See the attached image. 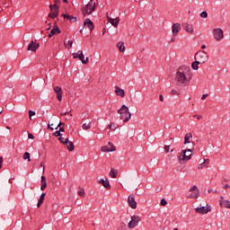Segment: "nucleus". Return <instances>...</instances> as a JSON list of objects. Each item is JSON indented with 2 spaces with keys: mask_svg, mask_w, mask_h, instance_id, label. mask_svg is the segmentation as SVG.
Segmentation results:
<instances>
[{
  "mask_svg": "<svg viewBox=\"0 0 230 230\" xmlns=\"http://www.w3.org/2000/svg\"><path fill=\"white\" fill-rule=\"evenodd\" d=\"M188 73V67L186 66H180L177 69L174 80L178 86L181 85H188L190 84V79L186 76V74Z\"/></svg>",
  "mask_w": 230,
  "mask_h": 230,
  "instance_id": "obj_1",
  "label": "nucleus"
},
{
  "mask_svg": "<svg viewBox=\"0 0 230 230\" xmlns=\"http://www.w3.org/2000/svg\"><path fill=\"white\" fill-rule=\"evenodd\" d=\"M118 114H120V119L123 120L124 123H127L128 119L131 118L130 111H128V107L123 104L119 110H118Z\"/></svg>",
  "mask_w": 230,
  "mask_h": 230,
  "instance_id": "obj_2",
  "label": "nucleus"
},
{
  "mask_svg": "<svg viewBox=\"0 0 230 230\" xmlns=\"http://www.w3.org/2000/svg\"><path fill=\"white\" fill-rule=\"evenodd\" d=\"M195 60L199 61L200 64H206L208 60H209V55H208L207 51L204 50H199L195 56H194Z\"/></svg>",
  "mask_w": 230,
  "mask_h": 230,
  "instance_id": "obj_3",
  "label": "nucleus"
},
{
  "mask_svg": "<svg viewBox=\"0 0 230 230\" xmlns=\"http://www.w3.org/2000/svg\"><path fill=\"white\" fill-rule=\"evenodd\" d=\"M96 8V1L95 0H90V2L85 5L84 9H82L84 15H89L94 12Z\"/></svg>",
  "mask_w": 230,
  "mask_h": 230,
  "instance_id": "obj_4",
  "label": "nucleus"
},
{
  "mask_svg": "<svg viewBox=\"0 0 230 230\" xmlns=\"http://www.w3.org/2000/svg\"><path fill=\"white\" fill-rule=\"evenodd\" d=\"M212 35L216 42H220L221 40H224V30H222L221 28L213 29Z\"/></svg>",
  "mask_w": 230,
  "mask_h": 230,
  "instance_id": "obj_5",
  "label": "nucleus"
},
{
  "mask_svg": "<svg viewBox=\"0 0 230 230\" xmlns=\"http://www.w3.org/2000/svg\"><path fill=\"white\" fill-rule=\"evenodd\" d=\"M139 222H141V217H139L138 216H132L131 220L128 224V227L129 229H134V227H136L137 224H139Z\"/></svg>",
  "mask_w": 230,
  "mask_h": 230,
  "instance_id": "obj_6",
  "label": "nucleus"
},
{
  "mask_svg": "<svg viewBox=\"0 0 230 230\" xmlns=\"http://www.w3.org/2000/svg\"><path fill=\"white\" fill-rule=\"evenodd\" d=\"M190 194L188 196V199H199V195H200V190L194 185L192 188L189 190Z\"/></svg>",
  "mask_w": 230,
  "mask_h": 230,
  "instance_id": "obj_7",
  "label": "nucleus"
},
{
  "mask_svg": "<svg viewBox=\"0 0 230 230\" xmlns=\"http://www.w3.org/2000/svg\"><path fill=\"white\" fill-rule=\"evenodd\" d=\"M49 10L51 12V13L49 14V17H50V19H55V17L58 16V5L57 4H50Z\"/></svg>",
  "mask_w": 230,
  "mask_h": 230,
  "instance_id": "obj_8",
  "label": "nucleus"
},
{
  "mask_svg": "<svg viewBox=\"0 0 230 230\" xmlns=\"http://www.w3.org/2000/svg\"><path fill=\"white\" fill-rule=\"evenodd\" d=\"M195 211L199 215H208V213L211 211V207L209 205H207L206 207L197 208H195Z\"/></svg>",
  "mask_w": 230,
  "mask_h": 230,
  "instance_id": "obj_9",
  "label": "nucleus"
},
{
  "mask_svg": "<svg viewBox=\"0 0 230 230\" xmlns=\"http://www.w3.org/2000/svg\"><path fill=\"white\" fill-rule=\"evenodd\" d=\"M39 48H40V44L31 40L28 45L27 51H32L33 53H35L37 49H39Z\"/></svg>",
  "mask_w": 230,
  "mask_h": 230,
  "instance_id": "obj_10",
  "label": "nucleus"
},
{
  "mask_svg": "<svg viewBox=\"0 0 230 230\" xmlns=\"http://www.w3.org/2000/svg\"><path fill=\"white\" fill-rule=\"evenodd\" d=\"M102 152H116V146L112 143L109 142L107 146L101 147Z\"/></svg>",
  "mask_w": 230,
  "mask_h": 230,
  "instance_id": "obj_11",
  "label": "nucleus"
},
{
  "mask_svg": "<svg viewBox=\"0 0 230 230\" xmlns=\"http://www.w3.org/2000/svg\"><path fill=\"white\" fill-rule=\"evenodd\" d=\"M128 204L129 207H131L132 209H136V208H137V202H136V199L134 198V195L128 196Z\"/></svg>",
  "mask_w": 230,
  "mask_h": 230,
  "instance_id": "obj_12",
  "label": "nucleus"
},
{
  "mask_svg": "<svg viewBox=\"0 0 230 230\" xmlns=\"http://www.w3.org/2000/svg\"><path fill=\"white\" fill-rule=\"evenodd\" d=\"M84 28H88L90 31H93L94 30V23H93V21L91 19H86L84 22Z\"/></svg>",
  "mask_w": 230,
  "mask_h": 230,
  "instance_id": "obj_13",
  "label": "nucleus"
},
{
  "mask_svg": "<svg viewBox=\"0 0 230 230\" xmlns=\"http://www.w3.org/2000/svg\"><path fill=\"white\" fill-rule=\"evenodd\" d=\"M54 93H57V98L58 102H62V88L59 86H55Z\"/></svg>",
  "mask_w": 230,
  "mask_h": 230,
  "instance_id": "obj_14",
  "label": "nucleus"
},
{
  "mask_svg": "<svg viewBox=\"0 0 230 230\" xmlns=\"http://www.w3.org/2000/svg\"><path fill=\"white\" fill-rule=\"evenodd\" d=\"M181 31V24L180 23H173L172 28V32L174 37Z\"/></svg>",
  "mask_w": 230,
  "mask_h": 230,
  "instance_id": "obj_15",
  "label": "nucleus"
},
{
  "mask_svg": "<svg viewBox=\"0 0 230 230\" xmlns=\"http://www.w3.org/2000/svg\"><path fill=\"white\" fill-rule=\"evenodd\" d=\"M184 156L182 159H186V161H190L191 159V155H193V153L191 152V149L183 150Z\"/></svg>",
  "mask_w": 230,
  "mask_h": 230,
  "instance_id": "obj_16",
  "label": "nucleus"
},
{
  "mask_svg": "<svg viewBox=\"0 0 230 230\" xmlns=\"http://www.w3.org/2000/svg\"><path fill=\"white\" fill-rule=\"evenodd\" d=\"M115 93L117 94V96L125 98V90L119 88V86H115Z\"/></svg>",
  "mask_w": 230,
  "mask_h": 230,
  "instance_id": "obj_17",
  "label": "nucleus"
},
{
  "mask_svg": "<svg viewBox=\"0 0 230 230\" xmlns=\"http://www.w3.org/2000/svg\"><path fill=\"white\" fill-rule=\"evenodd\" d=\"M99 184H102V186H104L106 188V190H111V183H109V180L106 179H101L98 181Z\"/></svg>",
  "mask_w": 230,
  "mask_h": 230,
  "instance_id": "obj_18",
  "label": "nucleus"
},
{
  "mask_svg": "<svg viewBox=\"0 0 230 230\" xmlns=\"http://www.w3.org/2000/svg\"><path fill=\"white\" fill-rule=\"evenodd\" d=\"M57 33H60V29L58 28V25H55L54 28L50 31L49 38L51 39V37H53V35H57Z\"/></svg>",
  "mask_w": 230,
  "mask_h": 230,
  "instance_id": "obj_19",
  "label": "nucleus"
},
{
  "mask_svg": "<svg viewBox=\"0 0 230 230\" xmlns=\"http://www.w3.org/2000/svg\"><path fill=\"white\" fill-rule=\"evenodd\" d=\"M79 56L78 58L79 60H81V62H83V64H87V62H89V58H86L84 56V52L82 50L78 51Z\"/></svg>",
  "mask_w": 230,
  "mask_h": 230,
  "instance_id": "obj_20",
  "label": "nucleus"
},
{
  "mask_svg": "<svg viewBox=\"0 0 230 230\" xmlns=\"http://www.w3.org/2000/svg\"><path fill=\"white\" fill-rule=\"evenodd\" d=\"M109 22L114 26L115 28H118V24H119V18L117 17L115 19L108 18Z\"/></svg>",
  "mask_w": 230,
  "mask_h": 230,
  "instance_id": "obj_21",
  "label": "nucleus"
},
{
  "mask_svg": "<svg viewBox=\"0 0 230 230\" xmlns=\"http://www.w3.org/2000/svg\"><path fill=\"white\" fill-rule=\"evenodd\" d=\"M69 152H73L75 150V144L72 141H69V138H66V143L65 144Z\"/></svg>",
  "mask_w": 230,
  "mask_h": 230,
  "instance_id": "obj_22",
  "label": "nucleus"
},
{
  "mask_svg": "<svg viewBox=\"0 0 230 230\" xmlns=\"http://www.w3.org/2000/svg\"><path fill=\"white\" fill-rule=\"evenodd\" d=\"M219 205L221 208H226V209H230V201L229 200H219Z\"/></svg>",
  "mask_w": 230,
  "mask_h": 230,
  "instance_id": "obj_23",
  "label": "nucleus"
},
{
  "mask_svg": "<svg viewBox=\"0 0 230 230\" xmlns=\"http://www.w3.org/2000/svg\"><path fill=\"white\" fill-rule=\"evenodd\" d=\"M200 164L199 165L198 169L202 170V168H208V165L209 164V159L204 160L203 162H200Z\"/></svg>",
  "mask_w": 230,
  "mask_h": 230,
  "instance_id": "obj_24",
  "label": "nucleus"
},
{
  "mask_svg": "<svg viewBox=\"0 0 230 230\" xmlns=\"http://www.w3.org/2000/svg\"><path fill=\"white\" fill-rule=\"evenodd\" d=\"M62 17H64V19H68V21H70V22H76L77 19L75 16H71L69 14H61Z\"/></svg>",
  "mask_w": 230,
  "mask_h": 230,
  "instance_id": "obj_25",
  "label": "nucleus"
},
{
  "mask_svg": "<svg viewBox=\"0 0 230 230\" xmlns=\"http://www.w3.org/2000/svg\"><path fill=\"white\" fill-rule=\"evenodd\" d=\"M48 186V183L46 182V176H41V186H40V190L42 191H44V190H46Z\"/></svg>",
  "mask_w": 230,
  "mask_h": 230,
  "instance_id": "obj_26",
  "label": "nucleus"
},
{
  "mask_svg": "<svg viewBox=\"0 0 230 230\" xmlns=\"http://www.w3.org/2000/svg\"><path fill=\"white\" fill-rule=\"evenodd\" d=\"M46 197V193H42L38 200L37 208H40L44 202V199Z\"/></svg>",
  "mask_w": 230,
  "mask_h": 230,
  "instance_id": "obj_27",
  "label": "nucleus"
},
{
  "mask_svg": "<svg viewBox=\"0 0 230 230\" xmlns=\"http://www.w3.org/2000/svg\"><path fill=\"white\" fill-rule=\"evenodd\" d=\"M184 30H185V31H187V33H193V25L187 23L184 26Z\"/></svg>",
  "mask_w": 230,
  "mask_h": 230,
  "instance_id": "obj_28",
  "label": "nucleus"
},
{
  "mask_svg": "<svg viewBox=\"0 0 230 230\" xmlns=\"http://www.w3.org/2000/svg\"><path fill=\"white\" fill-rule=\"evenodd\" d=\"M117 48L119 49V51L120 53L125 52V43H124V42H119V43L117 44Z\"/></svg>",
  "mask_w": 230,
  "mask_h": 230,
  "instance_id": "obj_29",
  "label": "nucleus"
},
{
  "mask_svg": "<svg viewBox=\"0 0 230 230\" xmlns=\"http://www.w3.org/2000/svg\"><path fill=\"white\" fill-rule=\"evenodd\" d=\"M191 137H193L191 133L186 134L184 137V145H188V143H190V139H191Z\"/></svg>",
  "mask_w": 230,
  "mask_h": 230,
  "instance_id": "obj_30",
  "label": "nucleus"
},
{
  "mask_svg": "<svg viewBox=\"0 0 230 230\" xmlns=\"http://www.w3.org/2000/svg\"><path fill=\"white\" fill-rule=\"evenodd\" d=\"M110 176L112 179H116L118 177V172L114 168H111L110 172Z\"/></svg>",
  "mask_w": 230,
  "mask_h": 230,
  "instance_id": "obj_31",
  "label": "nucleus"
},
{
  "mask_svg": "<svg viewBox=\"0 0 230 230\" xmlns=\"http://www.w3.org/2000/svg\"><path fill=\"white\" fill-rule=\"evenodd\" d=\"M91 123H93V122L89 121V122L84 123L83 126H82L83 130H89V129H91Z\"/></svg>",
  "mask_w": 230,
  "mask_h": 230,
  "instance_id": "obj_32",
  "label": "nucleus"
},
{
  "mask_svg": "<svg viewBox=\"0 0 230 230\" xmlns=\"http://www.w3.org/2000/svg\"><path fill=\"white\" fill-rule=\"evenodd\" d=\"M199 64H200L199 61L196 60L195 62H192L191 64V67L192 69H194L195 71H197L199 69Z\"/></svg>",
  "mask_w": 230,
  "mask_h": 230,
  "instance_id": "obj_33",
  "label": "nucleus"
},
{
  "mask_svg": "<svg viewBox=\"0 0 230 230\" xmlns=\"http://www.w3.org/2000/svg\"><path fill=\"white\" fill-rule=\"evenodd\" d=\"M64 46L67 48V49H71L73 48V40H68L67 43H64Z\"/></svg>",
  "mask_w": 230,
  "mask_h": 230,
  "instance_id": "obj_34",
  "label": "nucleus"
},
{
  "mask_svg": "<svg viewBox=\"0 0 230 230\" xmlns=\"http://www.w3.org/2000/svg\"><path fill=\"white\" fill-rule=\"evenodd\" d=\"M22 158H23L24 160L27 159L29 163H30V161H31V159L30 158V153H28V152H25V153L23 154Z\"/></svg>",
  "mask_w": 230,
  "mask_h": 230,
  "instance_id": "obj_35",
  "label": "nucleus"
},
{
  "mask_svg": "<svg viewBox=\"0 0 230 230\" xmlns=\"http://www.w3.org/2000/svg\"><path fill=\"white\" fill-rule=\"evenodd\" d=\"M182 157H184V152L183 151H182V153H180L178 155L179 161H186V158H182Z\"/></svg>",
  "mask_w": 230,
  "mask_h": 230,
  "instance_id": "obj_36",
  "label": "nucleus"
},
{
  "mask_svg": "<svg viewBox=\"0 0 230 230\" xmlns=\"http://www.w3.org/2000/svg\"><path fill=\"white\" fill-rule=\"evenodd\" d=\"M58 141H60V143H62V145H66L67 143V138H64L62 137H59Z\"/></svg>",
  "mask_w": 230,
  "mask_h": 230,
  "instance_id": "obj_37",
  "label": "nucleus"
},
{
  "mask_svg": "<svg viewBox=\"0 0 230 230\" xmlns=\"http://www.w3.org/2000/svg\"><path fill=\"white\" fill-rule=\"evenodd\" d=\"M199 16L202 18V19H208V12L206 11H203Z\"/></svg>",
  "mask_w": 230,
  "mask_h": 230,
  "instance_id": "obj_38",
  "label": "nucleus"
},
{
  "mask_svg": "<svg viewBox=\"0 0 230 230\" xmlns=\"http://www.w3.org/2000/svg\"><path fill=\"white\" fill-rule=\"evenodd\" d=\"M77 194L79 195V197H85V190L82 189L77 192Z\"/></svg>",
  "mask_w": 230,
  "mask_h": 230,
  "instance_id": "obj_39",
  "label": "nucleus"
},
{
  "mask_svg": "<svg viewBox=\"0 0 230 230\" xmlns=\"http://www.w3.org/2000/svg\"><path fill=\"white\" fill-rule=\"evenodd\" d=\"M171 94L173 96V95H176V96H179V94H181L179 92H177L176 90H172L171 91Z\"/></svg>",
  "mask_w": 230,
  "mask_h": 230,
  "instance_id": "obj_40",
  "label": "nucleus"
},
{
  "mask_svg": "<svg viewBox=\"0 0 230 230\" xmlns=\"http://www.w3.org/2000/svg\"><path fill=\"white\" fill-rule=\"evenodd\" d=\"M31 116H35V111H29V118H30V119H31Z\"/></svg>",
  "mask_w": 230,
  "mask_h": 230,
  "instance_id": "obj_41",
  "label": "nucleus"
},
{
  "mask_svg": "<svg viewBox=\"0 0 230 230\" xmlns=\"http://www.w3.org/2000/svg\"><path fill=\"white\" fill-rule=\"evenodd\" d=\"M109 128H111V130H116V126L114 123H111V125L109 126Z\"/></svg>",
  "mask_w": 230,
  "mask_h": 230,
  "instance_id": "obj_42",
  "label": "nucleus"
},
{
  "mask_svg": "<svg viewBox=\"0 0 230 230\" xmlns=\"http://www.w3.org/2000/svg\"><path fill=\"white\" fill-rule=\"evenodd\" d=\"M56 137H60L62 134L58 130L53 134Z\"/></svg>",
  "mask_w": 230,
  "mask_h": 230,
  "instance_id": "obj_43",
  "label": "nucleus"
},
{
  "mask_svg": "<svg viewBox=\"0 0 230 230\" xmlns=\"http://www.w3.org/2000/svg\"><path fill=\"white\" fill-rule=\"evenodd\" d=\"M161 206H166V204H168V202L166 201V199H163L162 200H161Z\"/></svg>",
  "mask_w": 230,
  "mask_h": 230,
  "instance_id": "obj_44",
  "label": "nucleus"
},
{
  "mask_svg": "<svg viewBox=\"0 0 230 230\" xmlns=\"http://www.w3.org/2000/svg\"><path fill=\"white\" fill-rule=\"evenodd\" d=\"M80 53H73L72 56H73V58H78Z\"/></svg>",
  "mask_w": 230,
  "mask_h": 230,
  "instance_id": "obj_45",
  "label": "nucleus"
},
{
  "mask_svg": "<svg viewBox=\"0 0 230 230\" xmlns=\"http://www.w3.org/2000/svg\"><path fill=\"white\" fill-rule=\"evenodd\" d=\"M164 150H165L166 154H168V152H170V146H165Z\"/></svg>",
  "mask_w": 230,
  "mask_h": 230,
  "instance_id": "obj_46",
  "label": "nucleus"
},
{
  "mask_svg": "<svg viewBox=\"0 0 230 230\" xmlns=\"http://www.w3.org/2000/svg\"><path fill=\"white\" fill-rule=\"evenodd\" d=\"M28 138H29V139H34L35 137H33V134L29 133V134H28Z\"/></svg>",
  "mask_w": 230,
  "mask_h": 230,
  "instance_id": "obj_47",
  "label": "nucleus"
},
{
  "mask_svg": "<svg viewBox=\"0 0 230 230\" xmlns=\"http://www.w3.org/2000/svg\"><path fill=\"white\" fill-rule=\"evenodd\" d=\"M209 96L208 93H204L202 96H201V100H206V98Z\"/></svg>",
  "mask_w": 230,
  "mask_h": 230,
  "instance_id": "obj_48",
  "label": "nucleus"
},
{
  "mask_svg": "<svg viewBox=\"0 0 230 230\" xmlns=\"http://www.w3.org/2000/svg\"><path fill=\"white\" fill-rule=\"evenodd\" d=\"M193 118H197V119H202V115H194Z\"/></svg>",
  "mask_w": 230,
  "mask_h": 230,
  "instance_id": "obj_49",
  "label": "nucleus"
},
{
  "mask_svg": "<svg viewBox=\"0 0 230 230\" xmlns=\"http://www.w3.org/2000/svg\"><path fill=\"white\" fill-rule=\"evenodd\" d=\"M159 100L160 102H164V97L163 96V94L159 95Z\"/></svg>",
  "mask_w": 230,
  "mask_h": 230,
  "instance_id": "obj_50",
  "label": "nucleus"
},
{
  "mask_svg": "<svg viewBox=\"0 0 230 230\" xmlns=\"http://www.w3.org/2000/svg\"><path fill=\"white\" fill-rule=\"evenodd\" d=\"M3 167V156H0V168Z\"/></svg>",
  "mask_w": 230,
  "mask_h": 230,
  "instance_id": "obj_51",
  "label": "nucleus"
},
{
  "mask_svg": "<svg viewBox=\"0 0 230 230\" xmlns=\"http://www.w3.org/2000/svg\"><path fill=\"white\" fill-rule=\"evenodd\" d=\"M229 188H230V185H229V184H226V185L223 187L224 190H229Z\"/></svg>",
  "mask_w": 230,
  "mask_h": 230,
  "instance_id": "obj_52",
  "label": "nucleus"
},
{
  "mask_svg": "<svg viewBox=\"0 0 230 230\" xmlns=\"http://www.w3.org/2000/svg\"><path fill=\"white\" fill-rule=\"evenodd\" d=\"M71 111H66L65 113H60V116H66V114H70Z\"/></svg>",
  "mask_w": 230,
  "mask_h": 230,
  "instance_id": "obj_53",
  "label": "nucleus"
},
{
  "mask_svg": "<svg viewBox=\"0 0 230 230\" xmlns=\"http://www.w3.org/2000/svg\"><path fill=\"white\" fill-rule=\"evenodd\" d=\"M40 166L43 167L42 173H44V171H45V168H46V167L44 166V163H41V164H40Z\"/></svg>",
  "mask_w": 230,
  "mask_h": 230,
  "instance_id": "obj_54",
  "label": "nucleus"
},
{
  "mask_svg": "<svg viewBox=\"0 0 230 230\" xmlns=\"http://www.w3.org/2000/svg\"><path fill=\"white\" fill-rule=\"evenodd\" d=\"M54 3L58 6V3H60V0H54Z\"/></svg>",
  "mask_w": 230,
  "mask_h": 230,
  "instance_id": "obj_55",
  "label": "nucleus"
},
{
  "mask_svg": "<svg viewBox=\"0 0 230 230\" xmlns=\"http://www.w3.org/2000/svg\"><path fill=\"white\" fill-rule=\"evenodd\" d=\"M62 125H64V123L59 122V124H58V127L56 128V130H57V128H58V127H62Z\"/></svg>",
  "mask_w": 230,
  "mask_h": 230,
  "instance_id": "obj_56",
  "label": "nucleus"
},
{
  "mask_svg": "<svg viewBox=\"0 0 230 230\" xmlns=\"http://www.w3.org/2000/svg\"><path fill=\"white\" fill-rule=\"evenodd\" d=\"M58 131H59V132H64L65 129H64V128H60Z\"/></svg>",
  "mask_w": 230,
  "mask_h": 230,
  "instance_id": "obj_57",
  "label": "nucleus"
},
{
  "mask_svg": "<svg viewBox=\"0 0 230 230\" xmlns=\"http://www.w3.org/2000/svg\"><path fill=\"white\" fill-rule=\"evenodd\" d=\"M212 191H213V189H208V193H212Z\"/></svg>",
  "mask_w": 230,
  "mask_h": 230,
  "instance_id": "obj_58",
  "label": "nucleus"
},
{
  "mask_svg": "<svg viewBox=\"0 0 230 230\" xmlns=\"http://www.w3.org/2000/svg\"><path fill=\"white\" fill-rule=\"evenodd\" d=\"M201 49H206V45H202Z\"/></svg>",
  "mask_w": 230,
  "mask_h": 230,
  "instance_id": "obj_59",
  "label": "nucleus"
},
{
  "mask_svg": "<svg viewBox=\"0 0 230 230\" xmlns=\"http://www.w3.org/2000/svg\"><path fill=\"white\" fill-rule=\"evenodd\" d=\"M219 200H226V199H225L224 197L221 196Z\"/></svg>",
  "mask_w": 230,
  "mask_h": 230,
  "instance_id": "obj_60",
  "label": "nucleus"
},
{
  "mask_svg": "<svg viewBox=\"0 0 230 230\" xmlns=\"http://www.w3.org/2000/svg\"><path fill=\"white\" fill-rule=\"evenodd\" d=\"M48 128H50V130H53V128H51L49 125H48Z\"/></svg>",
  "mask_w": 230,
  "mask_h": 230,
  "instance_id": "obj_61",
  "label": "nucleus"
},
{
  "mask_svg": "<svg viewBox=\"0 0 230 230\" xmlns=\"http://www.w3.org/2000/svg\"><path fill=\"white\" fill-rule=\"evenodd\" d=\"M63 3H67V0H63Z\"/></svg>",
  "mask_w": 230,
  "mask_h": 230,
  "instance_id": "obj_62",
  "label": "nucleus"
},
{
  "mask_svg": "<svg viewBox=\"0 0 230 230\" xmlns=\"http://www.w3.org/2000/svg\"><path fill=\"white\" fill-rule=\"evenodd\" d=\"M213 193H218L217 190H213Z\"/></svg>",
  "mask_w": 230,
  "mask_h": 230,
  "instance_id": "obj_63",
  "label": "nucleus"
},
{
  "mask_svg": "<svg viewBox=\"0 0 230 230\" xmlns=\"http://www.w3.org/2000/svg\"><path fill=\"white\" fill-rule=\"evenodd\" d=\"M173 230H179V228H174Z\"/></svg>",
  "mask_w": 230,
  "mask_h": 230,
  "instance_id": "obj_64",
  "label": "nucleus"
}]
</instances>
